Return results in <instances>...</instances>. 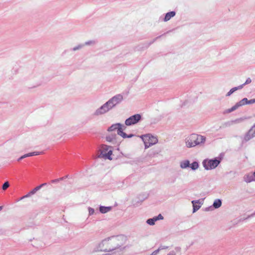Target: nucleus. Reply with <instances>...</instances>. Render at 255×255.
<instances>
[{"label":"nucleus","instance_id":"6","mask_svg":"<svg viewBox=\"0 0 255 255\" xmlns=\"http://www.w3.org/2000/svg\"><path fill=\"white\" fill-rule=\"evenodd\" d=\"M141 119L140 114H135L130 116L125 121V125L127 126H130L137 124Z\"/></svg>","mask_w":255,"mask_h":255},{"label":"nucleus","instance_id":"7","mask_svg":"<svg viewBox=\"0 0 255 255\" xmlns=\"http://www.w3.org/2000/svg\"><path fill=\"white\" fill-rule=\"evenodd\" d=\"M255 137V124L251 127L249 131L245 134L244 140L246 142Z\"/></svg>","mask_w":255,"mask_h":255},{"label":"nucleus","instance_id":"15","mask_svg":"<svg viewBox=\"0 0 255 255\" xmlns=\"http://www.w3.org/2000/svg\"><path fill=\"white\" fill-rule=\"evenodd\" d=\"M112 208L111 206L105 207L101 206L99 208V210L101 213L105 214L110 212L112 210Z\"/></svg>","mask_w":255,"mask_h":255},{"label":"nucleus","instance_id":"4","mask_svg":"<svg viewBox=\"0 0 255 255\" xmlns=\"http://www.w3.org/2000/svg\"><path fill=\"white\" fill-rule=\"evenodd\" d=\"M140 138L144 143L145 149L149 148L158 142L157 138L150 134L141 135Z\"/></svg>","mask_w":255,"mask_h":255},{"label":"nucleus","instance_id":"13","mask_svg":"<svg viewBox=\"0 0 255 255\" xmlns=\"http://www.w3.org/2000/svg\"><path fill=\"white\" fill-rule=\"evenodd\" d=\"M244 180L247 183L255 181V177L253 174H247L244 177Z\"/></svg>","mask_w":255,"mask_h":255},{"label":"nucleus","instance_id":"42","mask_svg":"<svg viewBox=\"0 0 255 255\" xmlns=\"http://www.w3.org/2000/svg\"><path fill=\"white\" fill-rule=\"evenodd\" d=\"M159 37H160V36H159ZM158 37H156V39H158Z\"/></svg>","mask_w":255,"mask_h":255},{"label":"nucleus","instance_id":"22","mask_svg":"<svg viewBox=\"0 0 255 255\" xmlns=\"http://www.w3.org/2000/svg\"><path fill=\"white\" fill-rule=\"evenodd\" d=\"M124 129L125 128H123V127L121 128H119L118 134L121 136L123 138H126L128 137V134L123 131Z\"/></svg>","mask_w":255,"mask_h":255},{"label":"nucleus","instance_id":"35","mask_svg":"<svg viewBox=\"0 0 255 255\" xmlns=\"http://www.w3.org/2000/svg\"><path fill=\"white\" fill-rule=\"evenodd\" d=\"M154 217H155L156 221H158V220H163V217L160 214H159L157 216H155Z\"/></svg>","mask_w":255,"mask_h":255},{"label":"nucleus","instance_id":"5","mask_svg":"<svg viewBox=\"0 0 255 255\" xmlns=\"http://www.w3.org/2000/svg\"><path fill=\"white\" fill-rule=\"evenodd\" d=\"M221 162L220 159H206L203 160L202 164L204 168L207 170H212L217 167Z\"/></svg>","mask_w":255,"mask_h":255},{"label":"nucleus","instance_id":"36","mask_svg":"<svg viewBox=\"0 0 255 255\" xmlns=\"http://www.w3.org/2000/svg\"><path fill=\"white\" fill-rule=\"evenodd\" d=\"M254 103H255V99H252L248 101V104H253Z\"/></svg>","mask_w":255,"mask_h":255},{"label":"nucleus","instance_id":"17","mask_svg":"<svg viewBox=\"0 0 255 255\" xmlns=\"http://www.w3.org/2000/svg\"><path fill=\"white\" fill-rule=\"evenodd\" d=\"M110 146L107 145H103L102 147L101 156L103 157V156L108 152L109 149L110 148Z\"/></svg>","mask_w":255,"mask_h":255},{"label":"nucleus","instance_id":"19","mask_svg":"<svg viewBox=\"0 0 255 255\" xmlns=\"http://www.w3.org/2000/svg\"><path fill=\"white\" fill-rule=\"evenodd\" d=\"M241 89H242V86H239L238 87L233 88L227 93V94H226V96H230L236 91Z\"/></svg>","mask_w":255,"mask_h":255},{"label":"nucleus","instance_id":"1","mask_svg":"<svg viewBox=\"0 0 255 255\" xmlns=\"http://www.w3.org/2000/svg\"><path fill=\"white\" fill-rule=\"evenodd\" d=\"M125 238L123 236L108 238L103 240L98 245L97 250L102 252H112L119 249L124 244Z\"/></svg>","mask_w":255,"mask_h":255},{"label":"nucleus","instance_id":"33","mask_svg":"<svg viewBox=\"0 0 255 255\" xmlns=\"http://www.w3.org/2000/svg\"><path fill=\"white\" fill-rule=\"evenodd\" d=\"M168 248V247L167 246H160L158 249L157 250H156V251H158V253L159 252V251H161V250H165V249H167Z\"/></svg>","mask_w":255,"mask_h":255},{"label":"nucleus","instance_id":"39","mask_svg":"<svg viewBox=\"0 0 255 255\" xmlns=\"http://www.w3.org/2000/svg\"><path fill=\"white\" fill-rule=\"evenodd\" d=\"M59 180V179H54V180H52L51 182L52 183H55V182H58Z\"/></svg>","mask_w":255,"mask_h":255},{"label":"nucleus","instance_id":"26","mask_svg":"<svg viewBox=\"0 0 255 255\" xmlns=\"http://www.w3.org/2000/svg\"><path fill=\"white\" fill-rule=\"evenodd\" d=\"M181 251L180 247H177L175 248V251L170 252L167 255H176V253H179Z\"/></svg>","mask_w":255,"mask_h":255},{"label":"nucleus","instance_id":"10","mask_svg":"<svg viewBox=\"0 0 255 255\" xmlns=\"http://www.w3.org/2000/svg\"><path fill=\"white\" fill-rule=\"evenodd\" d=\"M245 103L244 102L243 100H241L239 102L237 103L234 106H233L231 108L227 110V113H231L236 110L238 109L239 107L245 105Z\"/></svg>","mask_w":255,"mask_h":255},{"label":"nucleus","instance_id":"40","mask_svg":"<svg viewBox=\"0 0 255 255\" xmlns=\"http://www.w3.org/2000/svg\"><path fill=\"white\" fill-rule=\"evenodd\" d=\"M133 136H134V135L133 134H130L128 135L127 138H130V137H133Z\"/></svg>","mask_w":255,"mask_h":255},{"label":"nucleus","instance_id":"29","mask_svg":"<svg viewBox=\"0 0 255 255\" xmlns=\"http://www.w3.org/2000/svg\"><path fill=\"white\" fill-rule=\"evenodd\" d=\"M9 186V184L8 181H6L3 183L2 186V189L3 190H6Z\"/></svg>","mask_w":255,"mask_h":255},{"label":"nucleus","instance_id":"18","mask_svg":"<svg viewBox=\"0 0 255 255\" xmlns=\"http://www.w3.org/2000/svg\"><path fill=\"white\" fill-rule=\"evenodd\" d=\"M222 205V201L219 199H216L213 204V206L215 209H218Z\"/></svg>","mask_w":255,"mask_h":255},{"label":"nucleus","instance_id":"34","mask_svg":"<svg viewBox=\"0 0 255 255\" xmlns=\"http://www.w3.org/2000/svg\"><path fill=\"white\" fill-rule=\"evenodd\" d=\"M88 211H89V216H91L92 215H93L94 212H95V210L93 208H91V207H89L88 208Z\"/></svg>","mask_w":255,"mask_h":255},{"label":"nucleus","instance_id":"24","mask_svg":"<svg viewBox=\"0 0 255 255\" xmlns=\"http://www.w3.org/2000/svg\"><path fill=\"white\" fill-rule=\"evenodd\" d=\"M248 118L246 117H242L239 119H235V120H233L232 121V123L233 124H239L243 122H244L245 120H247Z\"/></svg>","mask_w":255,"mask_h":255},{"label":"nucleus","instance_id":"21","mask_svg":"<svg viewBox=\"0 0 255 255\" xmlns=\"http://www.w3.org/2000/svg\"><path fill=\"white\" fill-rule=\"evenodd\" d=\"M160 152L159 150L152 149L149 151V155L150 157H153L158 154Z\"/></svg>","mask_w":255,"mask_h":255},{"label":"nucleus","instance_id":"27","mask_svg":"<svg viewBox=\"0 0 255 255\" xmlns=\"http://www.w3.org/2000/svg\"><path fill=\"white\" fill-rule=\"evenodd\" d=\"M189 167H190L192 170H195L198 168L199 164L197 161H194L190 165Z\"/></svg>","mask_w":255,"mask_h":255},{"label":"nucleus","instance_id":"38","mask_svg":"<svg viewBox=\"0 0 255 255\" xmlns=\"http://www.w3.org/2000/svg\"><path fill=\"white\" fill-rule=\"evenodd\" d=\"M25 158V157H24V155H23L21 156L20 157H19V158L18 159V160H18V161H20V160H22V159H23V158Z\"/></svg>","mask_w":255,"mask_h":255},{"label":"nucleus","instance_id":"11","mask_svg":"<svg viewBox=\"0 0 255 255\" xmlns=\"http://www.w3.org/2000/svg\"><path fill=\"white\" fill-rule=\"evenodd\" d=\"M193 204V212L195 213L198 211L201 207V205L202 204V201L200 200H193L192 202Z\"/></svg>","mask_w":255,"mask_h":255},{"label":"nucleus","instance_id":"3","mask_svg":"<svg viewBox=\"0 0 255 255\" xmlns=\"http://www.w3.org/2000/svg\"><path fill=\"white\" fill-rule=\"evenodd\" d=\"M123 100V96L121 94H118L109 99L104 105L106 107L107 109H108V111H110L117 105L120 103Z\"/></svg>","mask_w":255,"mask_h":255},{"label":"nucleus","instance_id":"41","mask_svg":"<svg viewBox=\"0 0 255 255\" xmlns=\"http://www.w3.org/2000/svg\"><path fill=\"white\" fill-rule=\"evenodd\" d=\"M2 209V206H0V211Z\"/></svg>","mask_w":255,"mask_h":255},{"label":"nucleus","instance_id":"20","mask_svg":"<svg viewBox=\"0 0 255 255\" xmlns=\"http://www.w3.org/2000/svg\"><path fill=\"white\" fill-rule=\"evenodd\" d=\"M112 147H110V148L109 149L108 151L106 154H105V155L103 156V158L105 159H108L109 160H112V158L111 157V155L112 154Z\"/></svg>","mask_w":255,"mask_h":255},{"label":"nucleus","instance_id":"28","mask_svg":"<svg viewBox=\"0 0 255 255\" xmlns=\"http://www.w3.org/2000/svg\"><path fill=\"white\" fill-rule=\"evenodd\" d=\"M156 221L155 217H154L152 218L149 219L147 220L146 223L149 225H154L155 224V222Z\"/></svg>","mask_w":255,"mask_h":255},{"label":"nucleus","instance_id":"23","mask_svg":"<svg viewBox=\"0 0 255 255\" xmlns=\"http://www.w3.org/2000/svg\"><path fill=\"white\" fill-rule=\"evenodd\" d=\"M117 135L116 134H111L106 136V140L109 142H113L116 140Z\"/></svg>","mask_w":255,"mask_h":255},{"label":"nucleus","instance_id":"30","mask_svg":"<svg viewBox=\"0 0 255 255\" xmlns=\"http://www.w3.org/2000/svg\"><path fill=\"white\" fill-rule=\"evenodd\" d=\"M95 43H96V41L90 40L88 41H86L84 45H94Z\"/></svg>","mask_w":255,"mask_h":255},{"label":"nucleus","instance_id":"8","mask_svg":"<svg viewBox=\"0 0 255 255\" xmlns=\"http://www.w3.org/2000/svg\"><path fill=\"white\" fill-rule=\"evenodd\" d=\"M108 112L109 111H108V109H107L106 107L103 104L102 106H101L100 108H98L95 111L93 115L95 116H99L100 115H104L108 113Z\"/></svg>","mask_w":255,"mask_h":255},{"label":"nucleus","instance_id":"9","mask_svg":"<svg viewBox=\"0 0 255 255\" xmlns=\"http://www.w3.org/2000/svg\"><path fill=\"white\" fill-rule=\"evenodd\" d=\"M46 185V183H43V184L36 187L33 190H32L31 191H30L28 193H27L26 195L22 196L20 199L21 200L24 198H28V197L31 196L32 195L34 194L37 191L40 190L43 186H44Z\"/></svg>","mask_w":255,"mask_h":255},{"label":"nucleus","instance_id":"37","mask_svg":"<svg viewBox=\"0 0 255 255\" xmlns=\"http://www.w3.org/2000/svg\"><path fill=\"white\" fill-rule=\"evenodd\" d=\"M242 100L244 101V102L245 103L246 105L248 104V100L247 98H245L243 99Z\"/></svg>","mask_w":255,"mask_h":255},{"label":"nucleus","instance_id":"12","mask_svg":"<svg viewBox=\"0 0 255 255\" xmlns=\"http://www.w3.org/2000/svg\"><path fill=\"white\" fill-rule=\"evenodd\" d=\"M124 127L123 125L120 123H117L115 124H113L111 126H110L108 129V131H113L116 129H117V133L119 132V129L121 128L122 127Z\"/></svg>","mask_w":255,"mask_h":255},{"label":"nucleus","instance_id":"31","mask_svg":"<svg viewBox=\"0 0 255 255\" xmlns=\"http://www.w3.org/2000/svg\"><path fill=\"white\" fill-rule=\"evenodd\" d=\"M84 46V44L78 45V46L73 47L72 50H73V51H76L77 50H79V49L82 48Z\"/></svg>","mask_w":255,"mask_h":255},{"label":"nucleus","instance_id":"14","mask_svg":"<svg viewBox=\"0 0 255 255\" xmlns=\"http://www.w3.org/2000/svg\"><path fill=\"white\" fill-rule=\"evenodd\" d=\"M175 14L176 12L174 11L166 13L163 19L164 21H167L169 20L172 17H174Z\"/></svg>","mask_w":255,"mask_h":255},{"label":"nucleus","instance_id":"16","mask_svg":"<svg viewBox=\"0 0 255 255\" xmlns=\"http://www.w3.org/2000/svg\"><path fill=\"white\" fill-rule=\"evenodd\" d=\"M190 162L188 160H183L180 163V166L182 169H185L190 166Z\"/></svg>","mask_w":255,"mask_h":255},{"label":"nucleus","instance_id":"25","mask_svg":"<svg viewBox=\"0 0 255 255\" xmlns=\"http://www.w3.org/2000/svg\"><path fill=\"white\" fill-rule=\"evenodd\" d=\"M41 153H42L41 152L34 151V152H30V153L25 154L24 155L25 158H26L27 157L32 156H34V155H38L40 154Z\"/></svg>","mask_w":255,"mask_h":255},{"label":"nucleus","instance_id":"2","mask_svg":"<svg viewBox=\"0 0 255 255\" xmlns=\"http://www.w3.org/2000/svg\"><path fill=\"white\" fill-rule=\"evenodd\" d=\"M206 140L205 136L196 133H192L185 139L186 146L192 148L198 145H203Z\"/></svg>","mask_w":255,"mask_h":255},{"label":"nucleus","instance_id":"32","mask_svg":"<svg viewBox=\"0 0 255 255\" xmlns=\"http://www.w3.org/2000/svg\"><path fill=\"white\" fill-rule=\"evenodd\" d=\"M252 82V80L250 78H248L245 83H244L242 85H241L240 86H242V88H243V87L246 85H247V84H249L250 83H251Z\"/></svg>","mask_w":255,"mask_h":255}]
</instances>
